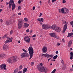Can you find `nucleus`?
<instances>
[{
  "label": "nucleus",
  "mask_w": 73,
  "mask_h": 73,
  "mask_svg": "<svg viewBox=\"0 0 73 73\" xmlns=\"http://www.w3.org/2000/svg\"><path fill=\"white\" fill-rule=\"evenodd\" d=\"M6 67H7V66L4 64H3L0 65V68L1 69V70H3V68L5 70H7Z\"/></svg>",
  "instance_id": "1a4fd4ad"
},
{
  "label": "nucleus",
  "mask_w": 73,
  "mask_h": 73,
  "mask_svg": "<svg viewBox=\"0 0 73 73\" xmlns=\"http://www.w3.org/2000/svg\"><path fill=\"white\" fill-rule=\"evenodd\" d=\"M56 1V0H52V2L53 3L54 1Z\"/></svg>",
  "instance_id": "09e8293b"
},
{
  "label": "nucleus",
  "mask_w": 73,
  "mask_h": 73,
  "mask_svg": "<svg viewBox=\"0 0 73 73\" xmlns=\"http://www.w3.org/2000/svg\"><path fill=\"white\" fill-rule=\"evenodd\" d=\"M42 56L45 57H47V58H49L51 57V58H50L48 60V62L49 60H51V59H52V58H53V55L51 54L50 55L47 53H46V54H42Z\"/></svg>",
  "instance_id": "20e7f679"
},
{
  "label": "nucleus",
  "mask_w": 73,
  "mask_h": 73,
  "mask_svg": "<svg viewBox=\"0 0 73 73\" xmlns=\"http://www.w3.org/2000/svg\"><path fill=\"white\" fill-rule=\"evenodd\" d=\"M18 60H19V58L18 57L14 56L9 58L7 60V61L8 62H10V63H11V64H12V63L16 62Z\"/></svg>",
  "instance_id": "f257e3e1"
},
{
  "label": "nucleus",
  "mask_w": 73,
  "mask_h": 73,
  "mask_svg": "<svg viewBox=\"0 0 73 73\" xmlns=\"http://www.w3.org/2000/svg\"><path fill=\"white\" fill-rule=\"evenodd\" d=\"M27 68H25L23 71V73H25L26 72H27Z\"/></svg>",
  "instance_id": "5701e85b"
},
{
  "label": "nucleus",
  "mask_w": 73,
  "mask_h": 73,
  "mask_svg": "<svg viewBox=\"0 0 73 73\" xmlns=\"http://www.w3.org/2000/svg\"><path fill=\"white\" fill-rule=\"evenodd\" d=\"M69 9H67L66 8H65V9L64 8V14L68 13H69Z\"/></svg>",
  "instance_id": "f3484780"
},
{
  "label": "nucleus",
  "mask_w": 73,
  "mask_h": 73,
  "mask_svg": "<svg viewBox=\"0 0 73 73\" xmlns=\"http://www.w3.org/2000/svg\"><path fill=\"white\" fill-rule=\"evenodd\" d=\"M34 65V62H31V66H33Z\"/></svg>",
  "instance_id": "c03bdc74"
},
{
  "label": "nucleus",
  "mask_w": 73,
  "mask_h": 73,
  "mask_svg": "<svg viewBox=\"0 0 73 73\" xmlns=\"http://www.w3.org/2000/svg\"><path fill=\"white\" fill-rule=\"evenodd\" d=\"M73 50V49H72V48H70V50Z\"/></svg>",
  "instance_id": "774afa93"
},
{
  "label": "nucleus",
  "mask_w": 73,
  "mask_h": 73,
  "mask_svg": "<svg viewBox=\"0 0 73 73\" xmlns=\"http://www.w3.org/2000/svg\"><path fill=\"white\" fill-rule=\"evenodd\" d=\"M67 24H65L63 28V31H62V33H64L65 32L67 28H68V25Z\"/></svg>",
  "instance_id": "f8f14e48"
},
{
  "label": "nucleus",
  "mask_w": 73,
  "mask_h": 73,
  "mask_svg": "<svg viewBox=\"0 0 73 73\" xmlns=\"http://www.w3.org/2000/svg\"><path fill=\"white\" fill-rule=\"evenodd\" d=\"M57 45H58V46H60V43H58Z\"/></svg>",
  "instance_id": "3c124183"
},
{
  "label": "nucleus",
  "mask_w": 73,
  "mask_h": 73,
  "mask_svg": "<svg viewBox=\"0 0 73 73\" xmlns=\"http://www.w3.org/2000/svg\"><path fill=\"white\" fill-rule=\"evenodd\" d=\"M56 31L57 32H60L61 31V28L58 27H56Z\"/></svg>",
  "instance_id": "dca6fc26"
},
{
  "label": "nucleus",
  "mask_w": 73,
  "mask_h": 73,
  "mask_svg": "<svg viewBox=\"0 0 73 73\" xmlns=\"http://www.w3.org/2000/svg\"><path fill=\"white\" fill-rule=\"evenodd\" d=\"M26 32H29V29H27L26 31Z\"/></svg>",
  "instance_id": "49530a36"
},
{
  "label": "nucleus",
  "mask_w": 73,
  "mask_h": 73,
  "mask_svg": "<svg viewBox=\"0 0 73 73\" xmlns=\"http://www.w3.org/2000/svg\"><path fill=\"white\" fill-rule=\"evenodd\" d=\"M64 10L65 8H62V9L61 10V12L62 13H64Z\"/></svg>",
  "instance_id": "4be33fe9"
},
{
  "label": "nucleus",
  "mask_w": 73,
  "mask_h": 73,
  "mask_svg": "<svg viewBox=\"0 0 73 73\" xmlns=\"http://www.w3.org/2000/svg\"><path fill=\"white\" fill-rule=\"evenodd\" d=\"M40 65L41 66H42V65H43V64L42 63H40Z\"/></svg>",
  "instance_id": "6e6d98bb"
},
{
  "label": "nucleus",
  "mask_w": 73,
  "mask_h": 73,
  "mask_svg": "<svg viewBox=\"0 0 73 73\" xmlns=\"http://www.w3.org/2000/svg\"><path fill=\"white\" fill-rule=\"evenodd\" d=\"M56 54H58V51H56Z\"/></svg>",
  "instance_id": "69168bd1"
},
{
  "label": "nucleus",
  "mask_w": 73,
  "mask_h": 73,
  "mask_svg": "<svg viewBox=\"0 0 73 73\" xmlns=\"http://www.w3.org/2000/svg\"><path fill=\"white\" fill-rule=\"evenodd\" d=\"M21 6H19L18 7V9L19 10H20V9H21Z\"/></svg>",
  "instance_id": "e433bc0d"
},
{
  "label": "nucleus",
  "mask_w": 73,
  "mask_h": 73,
  "mask_svg": "<svg viewBox=\"0 0 73 73\" xmlns=\"http://www.w3.org/2000/svg\"><path fill=\"white\" fill-rule=\"evenodd\" d=\"M61 63H62V64H64V61L62 60V61H61Z\"/></svg>",
  "instance_id": "052dcab7"
},
{
  "label": "nucleus",
  "mask_w": 73,
  "mask_h": 73,
  "mask_svg": "<svg viewBox=\"0 0 73 73\" xmlns=\"http://www.w3.org/2000/svg\"><path fill=\"white\" fill-rule=\"evenodd\" d=\"M0 21L1 22V23H3V20H2V19H0Z\"/></svg>",
  "instance_id": "5fc2aeb1"
},
{
  "label": "nucleus",
  "mask_w": 73,
  "mask_h": 73,
  "mask_svg": "<svg viewBox=\"0 0 73 73\" xmlns=\"http://www.w3.org/2000/svg\"><path fill=\"white\" fill-rule=\"evenodd\" d=\"M73 68H72L70 69V71H73Z\"/></svg>",
  "instance_id": "a18cd8bd"
},
{
  "label": "nucleus",
  "mask_w": 73,
  "mask_h": 73,
  "mask_svg": "<svg viewBox=\"0 0 73 73\" xmlns=\"http://www.w3.org/2000/svg\"><path fill=\"white\" fill-rule=\"evenodd\" d=\"M62 24H68V22H66V21H63Z\"/></svg>",
  "instance_id": "a878e982"
},
{
  "label": "nucleus",
  "mask_w": 73,
  "mask_h": 73,
  "mask_svg": "<svg viewBox=\"0 0 73 73\" xmlns=\"http://www.w3.org/2000/svg\"><path fill=\"white\" fill-rule=\"evenodd\" d=\"M72 35H73V33H70L68 34V36H67V37H71Z\"/></svg>",
  "instance_id": "aec40b11"
},
{
  "label": "nucleus",
  "mask_w": 73,
  "mask_h": 73,
  "mask_svg": "<svg viewBox=\"0 0 73 73\" xmlns=\"http://www.w3.org/2000/svg\"><path fill=\"white\" fill-rule=\"evenodd\" d=\"M58 57V56L56 55L54 56L53 59H56Z\"/></svg>",
  "instance_id": "c756f323"
},
{
  "label": "nucleus",
  "mask_w": 73,
  "mask_h": 73,
  "mask_svg": "<svg viewBox=\"0 0 73 73\" xmlns=\"http://www.w3.org/2000/svg\"><path fill=\"white\" fill-rule=\"evenodd\" d=\"M6 36H7V34H5L4 36L2 37V38H5L6 37Z\"/></svg>",
  "instance_id": "2f4dec72"
},
{
  "label": "nucleus",
  "mask_w": 73,
  "mask_h": 73,
  "mask_svg": "<svg viewBox=\"0 0 73 73\" xmlns=\"http://www.w3.org/2000/svg\"><path fill=\"white\" fill-rule=\"evenodd\" d=\"M37 20L38 21H40V22H43V21H44V18H42L41 19L39 18Z\"/></svg>",
  "instance_id": "a211bd4d"
},
{
  "label": "nucleus",
  "mask_w": 73,
  "mask_h": 73,
  "mask_svg": "<svg viewBox=\"0 0 73 73\" xmlns=\"http://www.w3.org/2000/svg\"><path fill=\"white\" fill-rule=\"evenodd\" d=\"M6 23L7 25H9L11 24V21H6Z\"/></svg>",
  "instance_id": "b1692460"
},
{
  "label": "nucleus",
  "mask_w": 73,
  "mask_h": 73,
  "mask_svg": "<svg viewBox=\"0 0 73 73\" xmlns=\"http://www.w3.org/2000/svg\"><path fill=\"white\" fill-rule=\"evenodd\" d=\"M9 4H12V10H13L15 9V8H16V5L14 3V1L13 0H11L9 1Z\"/></svg>",
  "instance_id": "39448f33"
},
{
  "label": "nucleus",
  "mask_w": 73,
  "mask_h": 73,
  "mask_svg": "<svg viewBox=\"0 0 73 73\" xmlns=\"http://www.w3.org/2000/svg\"><path fill=\"white\" fill-rule=\"evenodd\" d=\"M11 5H12V4H9V6L8 7L9 8H11Z\"/></svg>",
  "instance_id": "c9c22d12"
},
{
  "label": "nucleus",
  "mask_w": 73,
  "mask_h": 73,
  "mask_svg": "<svg viewBox=\"0 0 73 73\" xmlns=\"http://www.w3.org/2000/svg\"><path fill=\"white\" fill-rule=\"evenodd\" d=\"M56 61V60L55 59L51 60H50V61Z\"/></svg>",
  "instance_id": "13d9d810"
},
{
  "label": "nucleus",
  "mask_w": 73,
  "mask_h": 73,
  "mask_svg": "<svg viewBox=\"0 0 73 73\" xmlns=\"http://www.w3.org/2000/svg\"><path fill=\"white\" fill-rule=\"evenodd\" d=\"M42 13H40V15L39 16V17H41V16H42Z\"/></svg>",
  "instance_id": "603ef678"
},
{
  "label": "nucleus",
  "mask_w": 73,
  "mask_h": 73,
  "mask_svg": "<svg viewBox=\"0 0 73 73\" xmlns=\"http://www.w3.org/2000/svg\"><path fill=\"white\" fill-rule=\"evenodd\" d=\"M13 33V31L11 30L10 32V35H12Z\"/></svg>",
  "instance_id": "f704fd0d"
},
{
  "label": "nucleus",
  "mask_w": 73,
  "mask_h": 73,
  "mask_svg": "<svg viewBox=\"0 0 73 73\" xmlns=\"http://www.w3.org/2000/svg\"><path fill=\"white\" fill-rule=\"evenodd\" d=\"M21 58H24L26 57H29V55L28 54V53H26L25 52H23L21 54Z\"/></svg>",
  "instance_id": "423d86ee"
},
{
  "label": "nucleus",
  "mask_w": 73,
  "mask_h": 73,
  "mask_svg": "<svg viewBox=\"0 0 73 73\" xmlns=\"http://www.w3.org/2000/svg\"><path fill=\"white\" fill-rule=\"evenodd\" d=\"M25 24V27H26V28H27V27H29V24H27V23H24Z\"/></svg>",
  "instance_id": "393cba45"
},
{
  "label": "nucleus",
  "mask_w": 73,
  "mask_h": 73,
  "mask_svg": "<svg viewBox=\"0 0 73 73\" xmlns=\"http://www.w3.org/2000/svg\"><path fill=\"white\" fill-rule=\"evenodd\" d=\"M12 42V40H9V42Z\"/></svg>",
  "instance_id": "338daca9"
},
{
  "label": "nucleus",
  "mask_w": 73,
  "mask_h": 73,
  "mask_svg": "<svg viewBox=\"0 0 73 73\" xmlns=\"http://www.w3.org/2000/svg\"><path fill=\"white\" fill-rule=\"evenodd\" d=\"M65 68H66V66H64L62 68V69H63V70H65Z\"/></svg>",
  "instance_id": "473e14b6"
},
{
  "label": "nucleus",
  "mask_w": 73,
  "mask_h": 73,
  "mask_svg": "<svg viewBox=\"0 0 73 73\" xmlns=\"http://www.w3.org/2000/svg\"><path fill=\"white\" fill-rule=\"evenodd\" d=\"M9 4V3H8H8H6V5H8V4Z\"/></svg>",
  "instance_id": "680f3d73"
},
{
  "label": "nucleus",
  "mask_w": 73,
  "mask_h": 73,
  "mask_svg": "<svg viewBox=\"0 0 73 73\" xmlns=\"http://www.w3.org/2000/svg\"><path fill=\"white\" fill-rule=\"evenodd\" d=\"M29 52V55L30 57L29 58V59L31 60L33 56V53H34V50L32 46L30 47L28 49Z\"/></svg>",
  "instance_id": "7ed1b4c3"
},
{
  "label": "nucleus",
  "mask_w": 73,
  "mask_h": 73,
  "mask_svg": "<svg viewBox=\"0 0 73 73\" xmlns=\"http://www.w3.org/2000/svg\"><path fill=\"white\" fill-rule=\"evenodd\" d=\"M70 60H72L73 57V53L72 52H71L70 53Z\"/></svg>",
  "instance_id": "6ab92c4d"
},
{
  "label": "nucleus",
  "mask_w": 73,
  "mask_h": 73,
  "mask_svg": "<svg viewBox=\"0 0 73 73\" xmlns=\"http://www.w3.org/2000/svg\"><path fill=\"white\" fill-rule=\"evenodd\" d=\"M42 50L43 53H46L47 50H48V48L45 46H44Z\"/></svg>",
  "instance_id": "ddd939ff"
},
{
  "label": "nucleus",
  "mask_w": 73,
  "mask_h": 73,
  "mask_svg": "<svg viewBox=\"0 0 73 73\" xmlns=\"http://www.w3.org/2000/svg\"><path fill=\"white\" fill-rule=\"evenodd\" d=\"M18 68H17V69L16 68L15 70L13 73H16V72H18Z\"/></svg>",
  "instance_id": "bb28decb"
},
{
  "label": "nucleus",
  "mask_w": 73,
  "mask_h": 73,
  "mask_svg": "<svg viewBox=\"0 0 73 73\" xmlns=\"http://www.w3.org/2000/svg\"><path fill=\"white\" fill-rule=\"evenodd\" d=\"M59 13H61V9H59Z\"/></svg>",
  "instance_id": "79ce46f5"
},
{
  "label": "nucleus",
  "mask_w": 73,
  "mask_h": 73,
  "mask_svg": "<svg viewBox=\"0 0 73 73\" xmlns=\"http://www.w3.org/2000/svg\"><path fill=\"white\" fill-rule=\"evenodd\" d=\"M6 38H8L9 39V40H10V38H9V37L8 36H6Z\"/></svg>",
  "instance_id": "864d4df0"
},
{
  "label": "nucleus",
  "mask_w": 73,
  "mask_h": 73,
  "mask_svg": "<svg viewBox=\"0 0 73 73\" xmlns=\"http://www.w3.org/2000/svg\"><path fill=\"white\" fill-rule=\"evenodd\" d=\"M23 25V21L22 20H21L19 21L18 24V28L19 29H20L21 28H22V25Z\"/></svg>",
  "instance_id": "6e6552de"
},
{
  "label": "nucleus",
  "mask_w": 73,
  "mask_h": 73,
  "mask_svg": "<svg viewBox=\"0 0 73 73\" xmlns=\"http://www.w3.org/2000/svg\"><path fill=\"white\" fill-rule=\"evenodd\" d=\"M62 41L63 42H65V41H64V39H62Z\"/></svg>",
  "instance_id": "bf43d9fd"
},
{
  "label": "nucleus",
  "mask_w": 73,
  "mask_h": 73,
  "mask_svg": "<svg viewBox=\"0 0 73 73\" xmlns=\"http://www.w3.org/2000/svg\"><path fill=\"white\" fill-rule=\"evenodd\" d=\"M21 13H18V15H21Z\"/></svg>",
  "instance_id": "e2e57ef3"
},
{
  "label": "nucleus",
  "mask_w": 73,
  "mask_h": 73,
  "mask_svg": "<svg viewBox=\"0 0 73 73\" xmlns=\"http://www.w3.org/2000/svg\"><path fill=\"white\" fill-rule=\"evenodd\" d=\"M9 40H10V39H7L5 41V44H7V43L9 42Z\"/></svg>",
  "instance_id": "cd10ccee"
},
{
  "label": "nucleus",
  "mask_w": 73,
  "mask_h": 73,
  "mask_svg": "<svg viewBox=\"0 0 73 73\" xmlns=\"http://www.w3.org/2000/svg\"><path fill=\"white\" fill-rule=\"evenodd\" d=\"M33 31V30H30V35H31V34L32 33V32Z\"/></svg>",
  "instance_id": "a19ab883"
},
{
  "label": "nucleus",
  "mask_w": 73,
  "mask_h": 73,
  "mask_svg": "<svg viewBox=\"0 0 73 73\" xmlns=\"http://www.w3.org/2000/svg\"><path fill=\"white\" fill-rule=\"evenodd\" d=\"M8 49V46L7 45H5L3 46V49L5 50L7 49Z\"/></svg>",
  "instance_id": "412c9836"
},
{
  "label": "nucleus",
  "mask_w": 73,
  "mask_h": 73,
  "mask_svg": "<svg viewBox=\"0 0 73 73\" xmlns=\"http://www.w3.org/2000/svg\"><path fill=\"white\" fill-rule=\"evenodd\" d=\"M21 1H20V0H19V1H18V4H21Z\"/></svg>",
  "instance_id": "4c0bfd02"
},
{
  "label": "nucleus",
  "mask_w": 73,
  "mask_h": 73,
  "mask_svg": "<svg viewBox=\"0 0 73 73\" xmlns=\"http://www.w3.org/2000/svg\"><path fill=\"white\" fill-rule=\"evenodd\" d=\"M22 68H23V66H22V65H20L19 67V70H21V69Z\"/></svg>",
  "instance_id": "7c9ffc66"
},
{
  "label": "nucleus",
  "mask_w": 73,
  "mask_h": 73,
  "mask_svg": "<svg viewBox=\"0 0 73 73\" xmlns=\"http://www.w3.org/2000/svg\"><path fill=\"white\" fill-rule=\"evenodd\" d=\"M35 8H36V7H34L33 8V10H35Z\"/></svg>",
  "instance_id": "8fccbe9b"
},
{
  "label": "nucleus",
  "mask_w": 73,
  "mask_h": 73,
  "mask_svg": "<svg viewBox=\"0 0 73 73\" xmlns=\"http://www.w3.org/2000/svg\"><path fill=\"white\" fill-rule=\"evenodd\" d=\"M18 73H23V72H22V71H20L18 72Z\"/></svg>",
  "instance_id": "4d7b16f0"
},
{
  "label": "nucleus",
  "mask_w": 73,
  "mask_h": 73,
  "mask_svg": "<svg viewBox=\"0 0 73 73\" xmlns=\"http://www.w3.org/2000/svg\"><path fill=\"white\" fill-rule=\"evenodd\" d=\"M24 40L28 43H29L30 42V38L28 36H25L24 38Z\"/></svg>",
  "instance_id": "9d476101"
},
{
  "label": "nucleus",
  "mask_w": 73,
  "mask_h": 73,
  "mask_svg": "<svg viewBox=\"0 0 73 73\" xmlns=\"http://www.w3.org/2000/svg\"><path fill=\"white\" fill-rule=\"evenodd\" d=\"M3 11V9H0V13H1V12Z\"/></svg>",
  "instance_id": "0e129e2a"
},
{
  "label": "nucleus",
  "mask_w": 73,
  "mask_h": 73,
  "mask_svg": "<svg viewBox=\"0 0 73 73\" xmlns=\"http://www.w3.org/2000/svg\"><path fill=\"white\" fill-rule=\"evenodd\" d=\"M50 28L52 29L53 30H54L56 31V27L55 26L53 25H52L51 26H50Z\"/></svg>",
  "instance_id": "2eb2a0df"
},
{
  "label": "nucleus",
  "mask_w": 73,
  "mask_h": 73,
  "mask_svg": "<svg viewBox=\"0 0 73 73\" xmlns=\"http://www.w3.org/2000/svg\"><path fill=\"white\" fill-rule=\"evenodd\" d=\"M38 69L39 71H40V72L47 73L48 71V69L44 66L41 67L40 66V65H38Z\"/></svg>",
  "instance_id": "f03ea898"
},
{
  "label": "nucleus",
  "mask_w": 73,
  "mask_h": 73,
  "mask_svg": "<svg viewBox=\"0 0 73 73\" xmlns=\"http://www.w3.org/2000/svg\"><path fill=\"white\" fill-rule=\"evenodd\" d=\"M24 20L25 21H26V22L28 21V19L27 18H25H25H24Z\"/></svg>",
  "instance_id": "c85d7f7f"
},
{
  "label": "nucleus",
  "mask_w": 73,
  "mask_h": 73,
  "mask_svg": "<svg viewBox=\"0 0 73 73\" xmlns=\"http://www.w3.org/2000/svg\"><path fill=\"white\" fill-rule=\"evenodd\" d=\"M70 24L71 25H72V27H73V21H72V22L71 21V22H70Z\"/></svg>",
  "instance_id": "72a5a7b5"
},
{
  "label": "nucleus",
  "mask_w": 73,
  "mask_h": 73,
  "mask_svg": "<svg viewBox=\"0 0 73 73\" xmlns=\"http://www.w3.org/2000/svg\"><path fill=\"white\" fill-rule=\"evenodd\" d=\"M23 51H24V52H25L26 53H27V50H25L24 49H23Z\"/></svg>",
  "instance_id": "58836bf2"
},
{
  "label": "nucleus",
  "mask_w": 73,
  "mask_h": 73,
  "mask_svg": "<svg viewBox=\"0 0 73 73\" xmlns=\"http://www.w3.org/2000/svg\"><path fill=\"white\" fill-rule=\"evenodd\" d=\"M72 44V40H70L68 43V46L70 48Z\"/></svg>",
  "instance_id": "4468645a"
},
{
  "label": "nucleus",
  "mask_w": 73,
  "mask_h": 73,
  "mask_svg": "<svg viewBox=\"0 0 73 73\" xmlns=\"http://www.w3.org/2000/svg\"><path fill=\"white\" fill-rule=\"evenodd\" d=\"M66 3V1L65 0H63V3Z\"/></svg>",
  "instance_id": "37998d69"
},
{
  "label": "nucleus",
  "mask_w": 73,
  "mask_h": 73,
  "mask_svg": "<svg viewBox=\"0 0 73 73\" xmlns=\"http://www.w3.org/2000/svg\"><path fill=\"white\" fill-rule=\"evenodd\" d=\"M56 71V69H54L53 71L52 72H54V73H55V72Z\"/></svg>",
  "instance_id": "ea45409f"
},
{
  "label": "nucleus",
  "mask_w": 73,
  "mask_h": 73,
  "mask_svg": "<svg viewBox=\"0 0 73 73\" xmlns=\"http://www.w3.org/2000/svg\"><path fill=\"white\" fill-rule=\"evenodd\" d=\"M49 35H50L51 37H55V38H58V37H57V36L56 35V33H49Z\"/></svg>",
  "instance_id": "9b49d317"
},
{
  "label": "nucleus",
  "mask_w": 73,
  "mask_h": 73,
  "mask_svg": "<svg viewBox=\"0 0 73 73\" xmlns=\"http://www.w3.org/2000/svg\"><path fill=\"white\" fill-rule=\"evenodd\" d=\"M36 36V35H33V36L32 37H35Z\"/></svg>",
  "instance_id": "de8ad7c7"
},
{
  "label": "nucleus",
  "mask_w": 73,
  "mask_h": 73,
  "mask_svg": "<svg viewBox=\"0 0 73 73\" xmlns=\"http://www.w3.org/2000/svg\"><path fill=\"white\" fill-rule=\"evenodd\" d=\"M42 27L43 29H48L50 28V26L47 25L43 24L42 25Z\"/></svg>",
  "instance_id": "0eeeda50"
}]
</instances>
